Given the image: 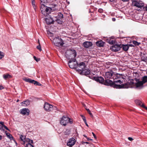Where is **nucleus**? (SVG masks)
Returning a JSON list of instances; mask_svg holds the SVG:
<instances>
[{
  "label": "nucleus",
  "instance_id": "1",
  "mask_svg": "<svg viewBox=\"0 0 147 147\" xmlns=\"http://www.w3.org/2000/svg\"><path fill=\"white\" fill-rule=\"evenodd\" d=\"M85 67V64L84 63L82 62L79 64L78 63L76 70L80 74H84V73H85L86 74H88L90 72L89 71H86Z\"/></svg>",
  "mask_w": 147,
  "mask_h": 147
},
{
  "label": "nucleus",
  "instance_id": "2",
  "mask_svg": "<svg viewBox=\"0 0 147 147\" xmlns=\"http://www.w3.org/2000/svg\"><path fill=\"white\" fill-rule=\"evenodd\" d=\"M76 53L74 49H70L66 51L65 56L67 59L70 60L72 59H76Z\"/></svg>",
  "mask_w": 147,
  "mask_h": 147
},
{
  "label": "nucleus",
  "instance_id": "3",
  "mask_svg": "<svg viewBox=\"0 0 147 147\" xmlns=\"http://www.w3.org/2000/svg\"><path fill=\"white\" fill-rule=\"evenodd\" d=\"M132 5L133 6L139 8L137 9L138 11L140 10L142 7L144 6V3L142 1L136 0L133 1L132 2Z\"/></svg>",
  "mask_w": 147,
  "mask_h": 147
},
{
  "label": "nucleus",
  "instance_id": "4",
  "mask_svg": "<svg viewBox=\"0 0 147 147\" xmlns=\"http://www.w3.org/2000/svg\"><path fill=\"white\" fill-rule=\"evenodd\" d=\"M123 82V80L121 79L118 80H114L113 83L112 84V86L116 88H124V86L123 84L118 85L116 84V83H119L121 84Z\"/></svg>",
  "mask_w": 147,
  "mask_h": 147
},
{
  "label": "nucleus",
  "instance_id": "5",
  "mask_svg": "<svg viewBox=\"0 0 147 147\" xmlns=\"http://www.w3.org/2000/svg\"><path fill=\"white\" fill-rule=\"evenodd\" d=\"M68 64L71 68L75 69H76L78 65V63L76 59H72L69 60L68 63Z\"/></svg>",
  "mask_w": 147,
  "mask_h": 147
},
{
  "label": "nucleus",
  "instance_id": "6",
  "mask_svg": "<svg viewBox=\"0 0 147 147\" xmlns=\"http://www.w3.org/2000/svg\"><path fill=\"white\" fill-rule=\"evenodd\" d=\"M53 42L55 45L58 47L62 46L64 44L62 39L59 37L54 38L53 39Z\"/></svg>",
  "mask_w": 147,
  "mask_h": 147
},
{
  "label": "nucleus",
  "instance_id": "7",
  "mask_svg": "<svg viewBox=\"0 0 147 147\" xmlns=\"http://www.w3.org/2000/svg\"><path fill=\"white\" fill-rule=\"evenodd\" d=\"M136 82L134 84V86L136 88L140 89L144 87V84L142 81H140L139 79H135Z\"/></svg>",
  "mask_w": 147,
  "mask_h": 147
},
{
  "label": "nucleus",
  "instance_id": "8",
  "mask_svg": "<svg viewBox=\"0 0 147 147\" xmlns=\"http://www.w3.org/2000/svg\"><path fill=\"white\" fill-rule=\"evenodd\" d=\"M69 118L63 116L60 120V123L61 125L65 126L69 123Z\"/></svg>",
  "mask_w": 147,
  "mask_h": 147
},
{
  "label": "nucleus",
  "instance_id": "9",
  "mask_svg": "<svg viewBox=\"0 0 147 147\" xmlns=\"http://www.w3.org/2000/svg\"><path fill=\"white\" fill-rule=\"evenodd\" d=\"M41 9L42 11H45L47 13H49L51 12V11L52 9L50 7H46L44 4L42 5V4L41 6Z\"/></svg>",
  "mask_w": 147,
  "mask_h": 147
},
{
  "label": "nucleus",
  "instance_id": "10",
  "mask_svg": "<svg viewBox=\"0 0 147 147\" xmlns=\"http://www.w3.org/2000/svg\"><path fill=\"white\" fill-rule=\"evenodd\" d=\"M44 108L46 111H51L53 109V106L47 102L45 104Z\"/></svg>",
  "mask_w": 147,
  "mask_h": 147
},
{
  "label": "nucleus",
  "instance_id": "11",
  "mask_svg": "<svg viewBox=\"0 0 147 147\" xmlns=\"http://www.w3.org/2000/svg\"><path fill=\"white\" fill-rule=\"evenodd\" d=\"M125 76L122 74H114L113 76V78L114 80H116L118 79H125Z\"/></svg>",
  "mask_w": 147,
  "mask_h": 147
},
{
  "label": "nucleus",
  "instance_id": "12",
  "mask_svg": "<svg viewBox=\"0 0 147 147\" xmlns=\"http://www.w3.org/2000/svg\"><path fill=\"white\" fill-rule=\"evenodd\" d=\"M121 48V47L120 45L115 44L113 45L111 47V49L113 51L117 52L120 50Z\"/></svg>",
  "mask_w": 147,
  "mask_h": 147
},
{
  "label": "nucleus",
  "instance_id": "13",
  "mask_svg": "<svg viewBox=\"0 0 147 147\" xmlns=\"http://www.w3.org/2000/svg\"><path fill=\"white\" fill-rule=\"evenodd\" d=\"M76 142L75 139L72 138L69 139L67 142V145L69 147H71L74 145Z\"/></svg>",
  "mask_w": 147,
  "mask_h": 147
},
{
  "label": "nucleus",
  "instance_id": "14",
  "mask_svg": "<svg viewBox=\"0 0 147 147\" xmlns=\"http://www.w3.org/2000/svg\"><path fill=\"white\" fill-rule=\"evenodd\" d=\"M113 72L112 71L107 72L105 73V79H109L113 76Z\"/></svg>",
  "mask_w": 147,
  "mask_h": 147
},
{
  "label": "nucleus",
  "instance_id": "15",
  "mask_svg": "<svg viewBox=\"0 0 147 147\" xmlns=\"http://www.w3.org/2000/svg\"><path fill=\"white\" fill-rule=\"evenodd\" d=\"M26 143L24 144L25 147H34L31 144L33 143V141L29 139H26Z\"/></svg>",
  "mask_w": 147,
  "mask_h": 147
},
{
  "label": "nucleus",
  "instance_id": "16",
  "mask_svg": "<svg viewBox=\"0 0 147 147\" xmlns=\"http://www.w3.org/2000/svg\"><path fill=\"white\" fill-rule=\"evenodd\" d=\"M23 80L26 82L33 84H37V81L25 77L23 78Z\"/></svg>",
  "mask_w": 147,
  "mask_h": 147
},
{
  "label": "nucleus",
  "instance_id": "17",
  "mask_svg": "<svg viewBox=\"0 0 147 147\" xmlns=\"http://www.w3.org/2000/svg\"><path fill=\"white\" fill-rule=\"evenodd\" d=\"M23 80L26 82L33 84H37V81L25 77L23 78Z\"/></svg>",
  "mask_w": 147,
  "mask_h": 147
},
{
  "label": "nucleus",
  "instance_id": "18",
  "mask_svg": "<svg viewBox=\"0 0 147 147\" xmlns=\"http://www.w3.org/2000/svg\"><path fill=\"white\" fill-rule=\"evenodd\" d=\"M29 110L26 108L23 109L21 111V113L23 115H28L29 114Z\"/></svg>",
  "mask_w": 147,
  "mask_h": 147
},
{
  "label": "nucleus",
  "instance_id": "19",
  "mask_svg": "<svg viewBox=\"0 0 147 147\" xmlns=\"http://www.w3.org/2000/svg\"><path fill=\"white\" fill-rule=\"evenodd\" d=\"M20 138L22 142L21 143L24 145L26 143V139H28V138H26L25 136L22 135H20Z\"/></svg>",
  "mask_w": 147,
  "mask_h": 147
},
{
  "label": "nucleus",
  "instance_id": "20",
  "mask_svg": "<svg viewBox=\"0 0 147 147\" xmlns=\"http://www.w3.org/2000/svg\"><path fill=\"white\" fill-rule=\"evenodd\" d=\"M83 45L85 48H88L91 47L92 45V44L91 42L86 41L83 43Z\"/></svg>",
  "mask_w": 147,
  "mask_h": 147
},
{
  "label": "nucleus",
  "instance_id": "21",
  "mask_svg": "<svg viewBox=\"0 0 147 147\" xmlns=\"http://www.w3.org/2000/svg\"><path fill=\"white\" fill-rule=\"evenodd\" d=\"M113 83V82L109 79H106V80L104 82V84L106 85L111 86H112V84Z\"/></svg>",
  "mask_w": 147,
  "mask_h": 147
},
{
  "label": "nucleus",
  "instance_id": "22",
  "mask_svg": "<svg viewBox=\"0 0 147 147\" xmlns=\"http://www.w3.org/2000/svg\"><path fill=\"white\" fill-rule=\"evenodd\" d=\"M95 80L97 82L101 83L104 82V80L103 78L101 77H96L95 78Z\"/></svg>",
  "mask_w": 147,
  "mask_h": 147
},
{
  "label": "nucleus",
  "instance_id": "23",
  "mask_svg": "<svg viewBox=\"0 0 147 147\" xmlns=\"http://www.w3.org/2000/svg\"><path fill=\"white\" fill-rule=\"evenodd\" d=\"M22 106L25 107L28 106L30 104V100H27L24 101L21 103Z\"/></svg>",
  "mask_w": 147,
  "mask_h": 147
},
{
  "label": "nucleus",
  "instance_id": "24",
  "mask_svg": "<svg viewBox=\"0 0 147 147\" xmlns=\"http://www.w3.org/2000/svg\"><path fill=\"white\" fill-rule=\"evenodd\" d=\"M45 21L46 23L48 24H53L54 21L52 18L51 17L49 18H46L45 19Z\"/></svg>",
  "mask_w": 147,
  "mask_h": 147
},
{
  "label": "nucleus",
  "instance_id": "25",
  "mask_svg": "<svg viewBox=\"0 0 147 147\" xmlns=\"http://www.w3.org/2000/svg\"><path fill=\"white\" fill-rule=\"evenodd\" d=\"M104 42L102 40L97 41L96 42V45L99 47L103 46Z\"/></svg>",
  "mask_w": 147,
  "mask_h": 147
},
{
  "label": "nucleus",
  "instance_id": "26",
  "mask_svg": "<svg viewBox=\"0 0 147 147\" xmlns=\"http://www.w3.org/2000/svg\"><path fill=\"white\" fill-rule=\"evenodd\" d=\"M31 3L32 4V5L33 7L34 8V9L35 11H36V6L35 4L36 3V1L35 0H31Z\"/></svg>",
  "mask_w": 147,
  "mask_h": 147
},
{
  "label": "nucleus",
  "instance_id": "27",
  "mask_svg": "<svg viewBox=\"0 0 147 147\" xmlns=\"http://www.w3.org/2000/svg\"><path fill=\"white\" fill-rule=\"evenodd\" d=\"M122 48L123 50L125 51H127L129 49V47L128 46L126 45H122Z\"/></svg>",
  "mask_w": 147,
  "mask_h": 147
},
{
  "label": "nucleus",
  "instance_id": "28",
  "mask_svg": "<svg viewBox=\"0 0 147 147\" xmlns=\"http://www.w3.org/2000/svg\"><path fill=\"white\" fill-rule=\"evenodd\" d=\"M41 1V5L42 4H44L43 3H47L50 2L51 1V0H40Z\"/></svg>",
  "mask_w": 147,
  "mask_h": 147
},
{
  "label": "nucleus",
  "instance_id": "29",
  "mask_svg": "<svg viewBox=\"0 0 147 147\" xmlns=\"http://www.w3.org/2000/svg\"><path fill=\"white\" fill-rule=\"evenodd\" d=\"M142 82L144 84L147 82V76H144L143 77L142 79Z\"/></svg>",
  "mask_w": 147,
  "mask_h": 147
},
{
  "label": "nucleus",
  "instance_id": "30",
  "mask_svg": "<svg viewBox=\"0 0 147 147\" xmlns=\"http://www.w3.org/2000/svg\"><path fill=\"white\" fill-rule=\"evenodd\" d=\"M135 103L137 105H140L142 107V105L143 104L141 101L139 100H136L135 101Z\"/></svg>",
  "mask_w": 147,
  "mask_h": 147
},
{
  "label": "nucleus",
  "instance_id": "31",
  "mask_svg": "<svg viewBox=\"0 0 147 147\" xmlns=\"http://www.w3.org/2000/svg\"><path fill=\"white\" fill-rule=\"evenodd\" d=\"M3 77L5 79H6L7 78H11V76L8 74H7L6 75H3Z\"/></svg>",
  "mask_w": 147,
  "mask_h": 147
},
{
  "label": "nucleus",
  "instance_id": "32",
  "mask_svg": "<svg viewBox=\"0 0 147 147\" xmlns=\"http://www.w3.org/2000/svg\"><path fill=\"white\" fill-rule=\"evenodd\" d=\"M6 134L7 137L11 140L13 139V137L12 135L9 133H6Z\"/></svg>",
  "mask_w": 147,
  "mask_h": 147
},
{
  "label": "nucleus",
  "instance_id": "33",
  "mask_svg": "<svg viewBox=\"0 0 147 147\" xmlns=\"http://www.w3.org/2000/svg\"><path fill=\"white\" fill-rule=\"evenodd\" d=\"M38 45L37 46V49L39 50L40 51H42V49L41 48V46L40 45V43L39 41V40H38Z\"/></svg>",
  "mask_w": 147,
  "mask_h": 147
},
{
  "label": "nucleus",
  "instance_id": "34",
  "mask_svg": "<svg viewBox=\"0 0 147 147\" xmlns=\"http://www.w3.org/2000/svg\"><path fill=\"white\" fill-rule=\"evenodd\" d=\"M133 43L135 45L137 46H138L140 44V43L138 42L135 40H134L133 41Z\"/></svg>",
  "mask_w": 147,
  "mask_h": 147
},
{
  "label": "nucleus",
  "instance_id": "35",
  "mask_svg": "<svg viewBox=\"0 0 147 147\" xmlns=\"http://www.w3.org/2000/svg\"><path fill=\"white\" fill-rule=\"evenodd\" d=\"M108 42L111 44H113L115 42V41L113 40H109V39L107 40Z\"/></svg>",
  "mask_w": 147,
  "mask_h": 147
},
{
  "label": "nucleus",
  "instance_id": "36",
  "mask_svg": "<svg viewBox=\"0 0 147 147\" xmlns=\"http://www.w3.org/2000/svg\"><path fill=\"white\" fill-rule=\"evenodd\" d=\"M87 110L88 113L90 115L91 117H93L92 113H91L90 110L89 109H87L85 108Z\"/></svg>",
  "mask_w": 147,
  "mask_h": 147
},
{
  "label": "nucleus",
  "instance_id": "37",
  "mask_svg": "<svg viewBox=\"0 0 147 147\" xmlns=\"http://www.w3.org/2000/svg\"><path fill=\"white\" fill-rule=\"evenodd\" d=\"M3 53L2 52L0 51V59H1L4 57Z\"/></svg>",
  "mask_w": 147,
  "mask_h": 147
},
{
  "label": "nucleus",
  "instance_id": "38",
  "mask_svg": "<svg viewBox=\"0 0 147 147\" xmlns=\"http://www.w3.org/2000/svg\"><path fill=\"white\" fill-rule=\"evenodd\" d=\"M2 128H5V129H6L8 130H9V129L7 127L4 125L3 126H2Z\"/></svg>",
  "mask_w": 147,
  "mask_h": 147
},
{
  "label": "nucleus",
  "instance_id": "39",
  "mask_svg": "<svg viewBox=\"0 0 147 147\" xmlns=\"http://www.w3.org/2000/svg\"><path fill=\"white\" fill-rule=\"evenodd\" d=\"M81 117H82V119L83 120L84 122H86V119L85 117L83 115H81Z\"/></svg>",
  "mask_w": 147,
  "mask_h": 147
},
{
  "label": "nucleus",
  "instance_id": "40",
  "mask_svg": "<svg viewBox=\"0 0 147 147\" xmlns=\"http://www.w3.org/2000/svg\"><path fill=\"white\" fill-rule=\"evenodd\" d=\"M59 16L60 17V18H63V15L62 14H61V13H59Z\"/></svg>",
  "mask_w": 147,
  "mask_h": 147
},
{
  "label": "nucleus",
  "instance_id": "41",
  "mask_svg": "<svg viewBox=\"0 0 147 147\" xmlns=\"http://www.w3.org/2000/svg\"><path fill=\"white\" fill-rule=\"evenodd\" d=\"M142 107L144 108L146 110H147V107L145 106L144 104H142Z\"/></svg>",
  "mask_w": 147,
  "mask_h": 147
},
{
  "label": "nucleus",
  "instance_id": "42",
  "mask_svg": "<svg viewBox=\"0 0 147 147\" xmlns=\"http://www.w3.org/2000/svg\"><path fill=\"white\" fill-rule=\"evenodd\" d=\"M98 11L100 13H101L103 11V10L102 9H98Z\"/></svg>",
  "mask_w": 147,
  "mask_h": 147
},
{
  "label": "nucleus",
  "instance_id": "43",
  "mask_svg": "<svg viewBox=\"0 0 147 147\" xmlns=\"http://www.w3.org/2000/svg\"><path fill=\"white\" fill-rule=\"evenodd\" d=\"M4 87L2 85H0V90H1L4 89Z\"/></svg>",
  "mask_w": 147,
  "mask_h": 147
},
{
  "label": "nucleus",
  "instance_id": "44",
  "mask_svg": "<svg viewBox=\"0 0 147 147\" xmlns=\"http://www.w3.org/2000/svg\"><path fill=\"white\" fill-rule=\"evenodd\" d=\"M37 86H42V87L43 88V86L40 84L39 82H37Z\"/></svg>",
  "mask_w": 147,
  "mask_h": 147
},
{
  "label": "nucleus",
  "instance_id": "45",
  "mask_svg": "<svg viewBox=\"0 0 147 147\" xmlns=\"http://www.w3.org/2000/svg\"><path fill=\"white\" fill-rule=\"evenodd\" d=\"M92 133L93 135V136L94 137V138L95 139H96V137L95 135V134L94 133H93V132H92Z\"/></svg>",
  "mask_w": 147,
  "mask_h": 147
},
{
  "label": "nucleus",
  "instance_id": "46",
  "mask_svg": "<svg viewBox=\"0 0 147 147\" xmlns=\"http://www.w3.org/2000/svg\"><path fill=\"white\" fill-rule=\"evenodd\" d=\"M128 138L129 140L131 141H132L133 140V139L131 137H128Z\"/></svg>",
  "mask_w": 147,
  "mask_h": 147
},
{
  "label": "nucleus",
  "instance_id": "47",
  "mask_svg": "<svg viewBox=\"0 0 147 147\" xmlns=\"http://www.w3.org/2000/svg\"><path fill=\"white\" fill-rule=\"evenodd\" d=\"M0 124H1L3 126L4 125V122L2 121H0Z\"/></svg>",
  "mask_w": 147,
  "mask_h": 147
},
{
  "label": "nucleus",
  "instance_id": "48",
  "mask_svg": "<svg viewBox=\"0 0 147 147\" xmlns=\"http://www.w3.org/2000/svg\"><path fill=\"white\" fill-rule=\"evenodd\" d=\"M69 123L71 124L73 123V122L72 121L70 120V119H69Z\"/></svg>",
  "mask_w": 147,
  "mask_h": 147
},
{
  "label": "nucleus",
  "instance_id": "49",
  "mask_svg": "<svg viewBox=\"0 0 147 147\" xmlns=\"http://www.w3.org/2000/svg\"><path fill=\"white\" fill-rule=\"evenodd\" d=\"M109 0L110 1L112 2H114L115 1V0Z\"/></svg>",
  "mask_w": 147,
  "mask_h": 147
},
{
  "label": "nucleus",
  "instance_id": "50",
  "mask_svg": "<svg viewBox=\"0 0 147 147\" xmlns=\"http://www.w3.org/2000/svg\"><path fill=\"white\" fill-rule=\"evenodd\" d=\"M112 20L113 21H115L116 20V19L115 18H113L112 19Z\"/></svg>",
  "mask_w": 147,
  "mask_h": 147
},
{
  "label": "nucleus",
  "instance_id": "51",
  "mask_svg": "<svg viewBox=\"0 0 147 147\" xmlns=\"http://www.w3.org/2000/svg\"><path fill=\"white\" fill-rule=\"evenodd\" d=\"M34 59L35 60L37 61V58H36V57L35 56H34Z\"/></svg>",
  "mask_w": 147,
  "mask_h": 147
},
{
  "label": "nucleus",
  "instance_id": "52",
  "mask_svg": "<svg viewBox=\"0 0 147 147\" xmlns=\"http://www.w3.org/2000/svg\"><path fill=\"white\" fill-rule=\"evenodd\" d=\"M84 122L85 123V124L86 125L88 126V124H87V122H86H86Z\"/></svg>",
  "mask_w": 147,
  "mask_h": 147
},
{
  "label": "nucleus",
  "instance_id": "53",
  "mask_svg": "<svg viewBox=\"0 0 147 147\" xmlns=\"http://www.w3.org/2000/svg\"><path fill=\"white\" fill-rule=\"evenodd\" d=\"M2 139V136L0 135V140H1Z\"/></svg>",
  "mask_w": 147,
  "mask_h": 147
},
{
  "label": "nucleus",
  "instance_id": "54",
  "mask_svg": "<svg viewBox=\"0 0 147 147\" xmlns=\"http://www.w3.org/2000/svg\"><path fill=\"white\" fill-rule=\"evenodd\" d=\"M86 138L87 139V140H92V139H89V138Z\"/></svg>",
  "mask_w": 147,
  "mask_h": 147
},
{
  "label": "nucleus",
  "instance_id": "55",
  "mask_svg": "<svg viewBox=\"0 0 147 147\" xmlns=\"http://www.w3.org/2000/svg\"><path fill=\"white\" fill-rule=\"evenodd\" d=\"M146 10V11H147V6H146L145 7Z\"/></svg>",
  "mask_w": 147,
  "mask_h": 147
},
{
  "label": "nucleus",
  "instance_id": "56",
  "mask_svg": "<svg viewBox=\"0 0 147 147\" xmlns=\"http://www.w3.org/2000/svg\"><path fill=\"white\" fill-rule=\"evenodd\" d=\"M65 133H66V132H65V135H68L69 134V133H68V134H65Z\"/></svg>",
  "mask_w": 147,
  "mask_h": 147
},
{
  "label": "nucleus",
  "instance_id": "57",
  "mask_svg": "<svg viewBox=\"0 0 147 147\" xmlns=\"http://www.w3.org/2000/svg\"><path fill=\"white\" fill-rule=\"evenodd\" d=\"M40 60V58H37V62Z\"/></svg>",
  "mask_w": 147,
  "mask_h": 147
},
{
  "label": "nucleus",
  "instance_id": "58",
  "mask_svg": "<svg viewBox=\"0 0 147 147\" xmlns=\"http://www.w3.org/2000/svg\"><path fill=\"white\" fill-rule=\"evenodd\" d=\"M84 143H86V144H88L89 143L87 142H84Z\"/></svg>",
  "mask_w": 147,
  "mask_h": 147
},
{
  "label": "nucleus",
  "instance_id": "59",
  "mask_svg": "<svg viewBox=\"0 0 147 147\" xmlns=\"http://www.w3.org/2000/svg\"><path fill=\"white\" fill-rule=\"evenodd\" d=\"M129 46H131V47L134 46H133V45H129Z\"/></svg>",
  "mask_w": 147,
  "mask_h": 147
},
{
  "label": "nucleus",
  "instance_id": "60",
  "mask_svg": "<svg viewBox=\"0 0 147 147\" xmlns=\"http://www.w3.org/2000/svg\"><path fill=\"white\" fill-rule=\"evenodd\" d=\"M83 105L85 107H86V105H83Z\"/></svg>",
  "mask_w": 147,
  "mask_h": 147
},
{
  "label": "nucleus",
  "instance_id": "61",
  "mask_svg": "<svg viewBox=\"0 0 147 147\" xmlns=\"http://www.w3.org/2000/svg\"><path fill=\"white\" fill-rule=\"evenodd\" d=\"M84 136L85 137H86V138H87L86 136L84 135Z\"/></svg>",
  "mask_w": 147,
  "mask_h": 147
},
{
  "label": "nucleus",
  "instance_id": "62",
  "mask_svg": "<svg viewBox=\"0 0 147 147\" xmlns=\"http://www.w3.org/2000/svg\"><path fill=\"white\" fill-rule=\"evenodd\" d=\"M19 100H17V102H18V101H19Z\"/></svg>",
  "mask_w": 147,
  "mask_h": 147
},
{
  "label": "nucleus",
  "instance_id": "63",
  "mask_svg": "<svg viewBox=\"0 0 147 147\" xmlns=\"http://www.w3.org/2000/svg\"><path fill=\"white\" fill-rule=\"evenodd\" d=\"M56 5H55V6H56Z\"/></svg>",
  "mask_w": 147,
  "mask_h": 147
},
{
  "label": "nucleus",
  "instance_id": "64",
  "mask_svg": "<svg viewBox=\"0 0 147 147\" xmlns=\"http://www.w3.org/2000/svg\"><path fill=\"white\" fill-rule=\"evenodd\" d=\"M38 42H37V43H38Z\"/></svg>",
  "mask_w": 147,
  "mask_h": 147
}]
</instances>
